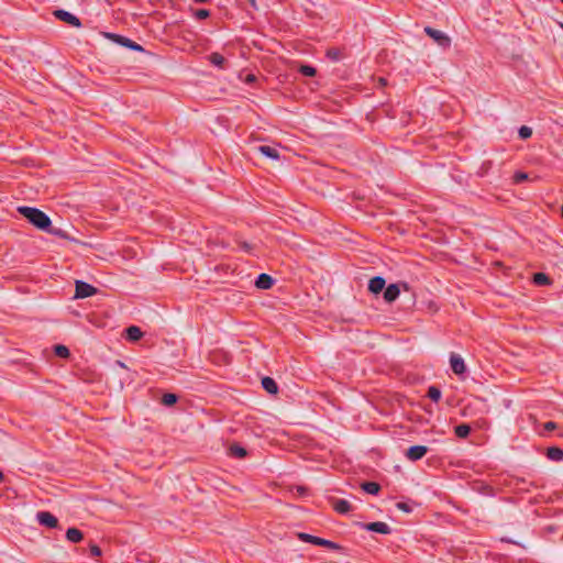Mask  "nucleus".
<instances>
[{"instance_id": "obj_11", "label": "nucleus", "mask_w": 563, "mask_h": 563, "mask_svg": "<svg viewBox=\"0 0 563 563\" xmlns=\"http://www.w3.org/2000/svg\"><path fill=\"white\" fill-rule=\"evenodd\" d=\"M386 280L382 276H375L369 279L368 290L374 295H378L384 290Z\"/></svg>"}, {"instance_id": "obj_47", "label": "nucleus", "mask_w": 563, "mask_h": 563, "mask_svg": "<svg viewBox=\"0 0 563 563\" xmlns=\"http://www.w3.org/2000/svg\"><path fill=\"white\" fill-rule=\"evenodd\" d=\"M562 3H563V0H562Z\"/></svg>"}, {"instance_id": "obj_37", "label": "nucleus", "mask_w": 563, "mask_h": 563, "mask_svg": "<svg viewBox=\"0 0 563 563\" xmlns=\"http://www.w3.org/2000/svg\"><path fill=\"white\" fill-rule=\"evenodd\" d=\"M396 506H397L398 509H400V510H402L405 512H410L411 511V507L408 504H406V503L400 501V503H397Z\"/></svg>"}, {"instance_id": "obj_12", "label": "nucleus", "mask_w": 563, "mask_h": 563, "mask_svg": "<svg viewBox=\"0 0 563 563\" xmlns=\"http://www.w3.org/2000/svg\"><path fill=\"white\" fill-rule=\"evenodd\" d=\"M273 285H274V278L271 275L265 274V273L260 274L255 280V286L258 289L266 290V289L272 288Z\"/></svg>"}, {"instance_id": "obj_18", "label": "nucleus", "mask_w": 563, "mask_h": 563, "mask_svg": "<svg viewBox=\"0 0 563 563\" xmlns=\"http://www.w3.org/2000/svg\"><path fill=\"white\" fill-rule=\"evenodd\" d=\"M260 153H262L264 156L272 158V159H278L279 158V152L272 146L268 145H261L258 146Z\"/></svg>"}, {"instance_id": "obj_43", "label": "nucleus", "mask_w": 563, "mask_h": 563, "mask_svg": "<svg viewBox=\"0 0 563 563\" xmlns=\"http://www.w3.org/2000/svg\"><path fill=\"white\" fill-rule=\"evenodd\" d=\"M3 479V473L0 471V482Z\"/></svg>"}, {"instance_id": "obj_25", "label": "nucleus", "mask_w": 563, "mask_h": 563, "mask_svg": "<svg viewBox=\"0 0 563 563\" xmlns=\"http://www.w3.org/2000/svg\"><path fill=\"white\" fill-rule=\"evenodd\" d=\"M298 538H299L300 541H303V542H307V543H311V544H314V545H318V541H320V539H321L319 537H316V536H312V534H309V533H305V532L298 533Z\"/></svg>"}, {"instance_id": "obj_15", "label": "nucleus", "mask_w": 563, "mask_h": 563, "mask_svg": "<svg viewBox=\"0 0 563 563\" xmlns=\"http://www.w3.org/2000/svg\"><path fill=\"white\" fill-rule=\"evenodd\" d=\"M66 539L71 543H78L84 539V534L79 529L73 527L67 529Z\"/></svg>"}, {"instance_id": "obj_44", "label": "nucleus", "mask_w": 563, "mask_h": 563, "mask_svg": "<svg viewBox=\"0 0 563 563\" xmlns=\"http://www.w3.org/2000/svg\"><path fill=\"white\" fill-rule=\"evenodd\" d=\"M561 216L563 218V206L561 207Z\"/></svg>"}, {"instance_id": "obj_23", "label": "nucleus", "mask_w": 563, "mask_h": 563, "mask_svg": "<svg viewBox=\"0 0 563 563\" xmlns=\"http://www.w3.org/2000/svg\"><path fill=\"white\" fill-rule=\"evenodd\" d=\"M533 283L538 286H545L551 284V279L544 273H536L533 275Z\"/></svg>"}, {"instance_id": "obj_36", "label": "nucleus", "mask_w": 563, "mask_h": 563, "mask_svg": "<svg viewBox=\"0 0 563 563\" xmlns=\"http://www.w3.org/2000/svg\"><path fill=\"white\" fill-rule=\"evenodd\" d=\"M90 553L93 556H100L101 555V549L97 544L90 545Z\"/></svg>"}, {"instance_id": "obj_31", "label": "nucleus", "mask_w": 563, "mask_h": 563, "mask_svg": "<svg viewBox=\"0 0 563 563\" xmlns=\"http://www.w3.org/2000/svg\"><path fill=\"white\" fill-rule=\"evenodd\" d=\"M518 134L521 140H527L532 135V130H531V128H529L527 125H522L519 129Z\"/></svg>"}, {"instance_id": "obj_27", "label": "nucleus", "mask_w": 563, "mask_h": 563, "mask_svg": "<svg viewBox=\"0 0 563 563\" xmlns=\"http://www.w3.org/2000/svg\"><path fill=\"white\" fill-rule=\"evenodd\" d=\"M427 395L434 402L441 399V390L437 386H430Z\"/></svg>"}, {"instance_id": "obj_10", "label": "nucleus", "mask_w": 563, "mask_h": 563, "mask_svg": "<svg viewBox=\"0 0 563 563\" xmlns=\"http://www.w3.org/2000/svg\"><path fill=\"white\" fill-rule=\"evenodd\" d=\"M331 504L333 509L340 515H346L352 510V505L345 499L332 498Z\"/></svg>"}, {"instance_id": "obj_6", "label": "nucleus", "mask_w": 563, "mask_h": 563, "mask_svg": "<svg viewBox=\"0 0 563 563\" xmlns=\"http://www.w3.org/2000/svg\"><path fill=\"white\" fill-rule=\"evenodd\" d=\"M36 519L40 525L45 526L47 528L56 529L59 527L58 519L48 511H38L36 514Z\"/></svg>"}, {"instance_id": "obj_29", "label": "nucleus", "mask_w": 563, "mask_h": 563, "mask_svg": "<svg viewBox=\"0 0 563 563\" xmlns=\"http://www.w3.org/2000/svg\"><path fill=\"white\" fill-rule=\"evenodd\" d=\"M299 73L302 75V76H307V77H312L316 75L317 70L314 67L310 66V65H301L299 67Z\"/></svg>"}, {"instance_id": "obj_19", "label": "nucleus", "mask_w": 563, "mask_h": 563, "mask_svg": "<svg viewBox=\"0 0 563 563\" xmlns=\"http://www.w3.org/2000/svg\"><path fill=\"white\" fill-rule=\"evenodd\" d=\"M361 487L365 493L371 495H377L380 490V485L376 482H364Z\"/></svg>"}, {"instance_id": "obj_2", "label": "nucleus", "mask_w": 563, "mask_h": 563, "mask_svg": "<svg viewBox=\"0 0 563 563\" xmlns=\"http://www.w3.org/2000/svg\"><path fill=\"white\" fill-rule=\"evenodd\" d=\"M104 37H107V38L111 40L113 43L124 46L131 51L144 52V48L142 45H140L139 43H136V42L132 41L131 38L125 37L123 35L106 32Z\"/></svg>"}, {"instance_id": "obj_24", "label": "nucleus", "mask_w": 563, "mask_h": 563, "mask_svg": "<svg viewBox=\"0 0 563 563\" xmlns=\"http://www.w3.org/2000/svg\"><path fill=\"white\" fill-rule=\"evenodd\" d=\"M454 431L457 438L465 439L471 432V427L466 423H462L456 426Z\"/></svg>"}, {"instance_id": "obj_28", "label": "nucleus", "mask_w": 563, "mask_h": 563, "mask_svg": "<svg viewBox=\"0 0 563 563\" xmlns=\"http://www.w3.org/2000/svg\"><path fill=\"white\" fill-rule=\"evenodd\" d=\"M318 545L330 549V550H340L341 549V547L338 543L327 540V539H323V538H321L320 541H318Z\"/></svg>"}, {"instance_id": "obj_30", "label": "nucleus", "mask_w": 563, "mask_h": 563, "mask_svg": "<svg viewBox=\"0 0 563 563\" xmlns=\"http://www.w3.org/2000/svg\"><path fill=\"white\" fill-rule=\"evenodd\" d=\"M54 351L58 357L66 358L69 356V350L65 345H62V344L55 345Z\"/></svg>"}, {"instance_id": "obj_33", "label": "nucleus", "mask_w": 563, "mask_h": 563, "mask_svg": "<svg viewBox=\"0 0 563 563\" xmlns=\"http://www.w3.org/2000/svg\"><path fill=\"white\" fill-rule=\"evenodd\" d=\"M45 231L51 233V234H53V235L63 238V239L67 238V234L62 229L52 228V225L49 227V230H45Z\"/></svg>"}, {"instance_id": "obj_39", "label": "nucleus", "mask_w": 563, "mask_h": 563, "mask_svg": "<svg viewBox=\"0 0 563 563\" xmlns=\"http://www.w3.org/2000/svg\"><path fill=\"white\" fill-rule=\"evenodd\" d=\"M297 492H298L299 495H306L307 488L303 487V486H298L297 487Z\"/></svg>"}, {"instance_id": "obj_46", "label": "nucleus", "mask_w": 563, "mask_h": 563, "mask_svg": "<svg viewBox=\"0 0 563 563\" xmlns=\"http://www.w3.org/2000/svg\"><path fill=\"white\" fill-rule=\"evenodd\" d=\"M561 27L563 29V23H561Z\"/></svg>"}, {"instance_id": "obj_22", "label": "nucleus", "mask_w": 563, "mask_h": 563, "mask_svg": "<svg viewBox=\"0 0 563 563\" xmlns=\"http://www.w3.org/2000/svg\"><path fill=\"white\" fill-rule=\"evenodd\" d=\"M325 56L332 62H339L342 59L343 54L340 48L331 47L327 49Z\"/></svg>"}, {"instance_id": "obj_1", "label": "nucleus", "mask_w": 563, "mask_h": 563, "mask_svg": "<svg viewBox=\"0 0 563 563\" xmlns=\"http://www.w3.org/2000/svg\"><path fill=\"white\" fill-rule=\"evenodd\" d=\"M18 211L37 229L43 231L49 230L52 221L49 217L42 210L33 207L22 206L18 208Z\"/></svg>"}, {"instance_id": "obj_42", "label": "nucleus", "mask_w": 563, "mask_h": 563, "mask_svg": "<svg viewBox=\"0 0 563 563\" xmlns=\"http://www.w3.org/2000/svg\"><path fill=\"white\" fill-rule=\"evenodd\" d=\"M209 0H194V2L196 3H205V2H208Z\"/></svg>"}, {"instance_id": "obj_9", "label": "nucleus", "mask_w": 563, "mask_h": 563, "mask_svg": "<svg viewBox=\"0 0 563 563\" xmlns=\"http://www.w3.org/2000/svg\"><path fill=\"white\" fill-rule=\"evenodd\" d=\"M429 449L424 445H412L406 452V457L412 462L421 460Z\"/></svg>"}, {"instance_id": "obj_3", "label": "nucleus", "mask_w": 563, "mask_h": 563, "mask_svg": "<svg viewBox=\"0 0 563 563\" xmlns=\"http://www.w3.org/2000/svg\"><path fill=\"white\" fill-rule=\"evenodd\" d=\"M424 33L430 36L440 47L449 48L451 45V38L442 31L435 30L431 26L424 27Z\"/></svg>"}, {"instance_id": "obj_21", "label": "nucleus", "mask_w": 563, "mask_h": 563, "mask_svg": "<svg viewBox=\"0 0 563 563\" xmlns=\"http://www.w3.org/2000/svg\"><path fill=\"white\" fill-rule=\"evenodd\" d=\"M208 58L212 65L219 68H224L225 58L220 53H212Z\"/></svg>"}, {"instance_id": "obj_5", "label": "nucleus", "mask_w": 563, "mask_h": 563, "mask_svg": "<svg viewBox=\"0 0 563 563\" xmlns=\"http://www.w3.org/2000/svg\"><path fill=\"white\" fill-rule=\"evenodd\" d=\"M54 15L58 20H60V21L71 25L74 27H80L81 26V21L76 15H74L73 13H70L68 11H65L63 9L55 10L54 11Z\"/></svg>"}, {"instance_id": "obj_17", "label": "nucleus", "mask_w": 563, "mask_h": 563, "mask_svg": "<svg viewBox=\"0 0 563 563\" xmlns=\"http://www.w3.org/2000/svg\"><path fill=\"white\" fill-rule=\"evenodd\" d=\"M547 457L554 462L562 461L563 460V450L559 446L548 448Z\"/></svg>"}, {"instance_id": "obj_20", "label": "nucleus", "mask_w": 563, "mask_h": 563, "mask_svg": "<svg viewBox=\"0 0 563 563\" xmlns=\"http://www.w3.org/2000/svg\"><path fill=\"white\" fill-rule=\"evenodd\" d=\"M229 451L232 456L238 459H244L247 455V451L236 443L232 444Z\"/></svg>"}, {"instance_id": "obj_13", "label": "nucleus", "mask_w": 563, "mask_h": 563, "mask_svg": "<svg viewBox=\"0 0 563 563\" xmlns=\"http://www.w3.org/2000/svg\"><path fill=\"white\" fill-rule=\"evenodd\" d=\"M384 299L387 302L395 301L400 294L399 286L397 284H390L386 288H384Z\"/></svg>"}, {"instance_id": "obj_40", "label": "nucleus", "mask_w": 563, "mask_h": 563, "mask_svg": "<svg viewBox=\"0 0 563 563\" xmlns=\"http://www.w3.org/2000/svg\"><path fill=\"white\" fill-rule=\"evenodd\" d=\"M255 80V76L254 75H249L247 76V81H253Z\"/></svg>"}, {"instance_id": "obj_8", "label": "nucleus", "mask_w": 563, "mask_h": 563, "mask_svg": "<svg viewBox=\"0 0 563 563\" xmlns=\"http://www.w3.org/2000/svg\"><path fill=\"white\" fill-rule=\"evenodd\" d=\"M451 369L456 375H463L466 372L464 360L456 353L450 355Z\"/></svg>"}, {"instance_id": "obj_16", "label": "nucleus", "mask_w": 563, "mask_h": 563, "mask_svg": "<svg viewBox=\"0 0 563 563\" xmlns=\"http://www.w3.org/2000/svg\"><path fill=\"white\" fill-rule=\"evenodd\" d=\"M262 387L268 393V394H272V395H275L277 394L278 391V386H277V383L272 378V377H264L262 379Z\"/></svg>"}, {"instance_id": "obj_35", "label": "nucleus", "mask_w": 563, "mask_h": 563, "mask_svg": "<svg viewBox=\"0 0 563 563\" xmlns=\"http://www.w3.org/2000/svg\"><path fill=\"white\" fill-rule=\"evenodd\" d=\"M238 244L246 253H251L253 251V245L245 241H238Z\"/></svg>"}, {"instance_id": "obj_7", "label": "nucleus", "mask_w": 563, "mask_h": 563, "mask_svg": "<svg viewBox=\"0 0 563 563\" xmlns=\"http://www.w3.org/2000/svg\"><path fill=\"white\" fill-rule=\"evenodd\" d=\"M362 528L366 531L376 532L380 534H389L391 532V528L387 523L382 521L362 523Z\"/></svg>"}, {"instance_id": "obj_45", "label": "nucleus", "mask_w": 563, "mask_h": 563, "mask_svg": "<svg viewBox=\"0 0 563 563\" xmlns=\"http://www.w3.org/2000/svg\"><path fill=\"white\" fill-rule=\"evenodd\" d=\"M561 27L563 29V23H561Z\"/></svg>"}, {"instance_id": "obj_4", "label": "nucleus", "mask_w": 563, "mask_h": 563, "mask_svg": "<svg viewBox=\"0 0 563 563\" xmlns=\"http://www.w3.org/2000/svg\"><path fill=\"white\" fill-rule=\"evenodd\" d=\"M96 292L97 288L93 287L92 285L82 280L76 282L75 298H88L90 296H93Z\"/></svg>"}, {"instance_id": "obj_41", "label": "nucleus", "mask_w": 563, "mask_h": 563, "mask_svg": "<svg viewBox=\"0 0 563 563\" xmlns=\"http://www.w3.org/2000/svg\"><path fill=\"white\" fill-rule=\"evenodd\" d=\"M253 8H256V0H249Z\"/></svg>"}, {"instance_id": "obj_32", "label": "nucleus", "mask_w": 563, "mask_h": 563, "mask_svg": "<svg viewBox=\"0 0 563 563\" xmlns=\"http://www.w3.org/2000/svg\"><path fill=\"white\" fill-rule=\"evenodd\" d=\"M194 15L198 20H205L210 16V11L207 9H198L195 11Z\"/></svg>"}, {"instance_id": "obj_34", "label": "nucleus", "mask_w": 563, "mask_h": 563, "mask_svg": "<svg viewBox=\"0 0 563 563\" xmlns=\"http://www.w3.org/2000/svg\"><path fill=\"white\" fill-rule=\"evenodd\" d=\"M559 428H560L559 424L554 421H548L543 424L544 432H551V431L558 430Z\"/></svg>"}, {"instance_id": "obj_26", "label": "nucleus", "mask_w": 563, "mask_h": 563, "mask_svg": "<svg viewBox=\"0 0 563 563\" xmlns=\"http://www.w3.org/2000/svg\"><path fill=\"white\" fill-rule=\"evenodd\" d=\"M177 400H178L177 395L172 394V393H166L162 397V404L167 407L175 405L177 402Z\"/></svg>"}, {"instance_id": "obj_38", "label": "nucleus", "mask_w": 563, "mask_h": 563, "mask_svg": "<svg viewBox=\"0 0 563 563\" xmlns=\"http://www.w3.org/2000/svg\"><path fill=\"white\" fill-rule=\"evenodd\" d=\"M528 178V175L526 173H516L515 174V180L517 183L523 181Z\"/></svg>"}, {"instance_id": "obj_14", "label": "nucleus", "mask_w": 563, "mask_h": 563, "mask_svg": "<svg viewBox=\"0 0 563 563\" xmlns=\"http://www.w3.org/2000/svg\"><path fill=\"white\" fill-rule=\"evenodd\" d=\"M125 333L126 340L131 342H136L143 336V332L136 325H130L129 328H126Z\"/></svg>"}]
</instances>
